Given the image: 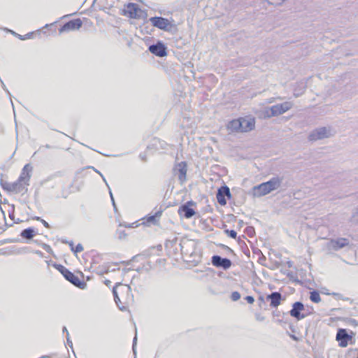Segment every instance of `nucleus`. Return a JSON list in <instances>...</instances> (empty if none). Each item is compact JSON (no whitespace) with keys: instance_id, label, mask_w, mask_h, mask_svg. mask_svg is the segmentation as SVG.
I'll return each mask as SVG.
<instances>
[{"instance_id":"2eb2a0df","label":"nucleus","mask_w":358,"mask_h":358,"mask_svg":"<svg viewBox=\"0 0 358 358\" xmlns=\"http://www.w3.org/2000/svg\"><path fill=\"white\" fill-rule=\"evenodd\" d=\"M350 241L345 238H338L331 239L329 243V247L334 250H338L345 246L349 245Z\"/></svg>"},{"instance_id":"a211bd4d","label":"nucleus","mask_w":358,"mask_h":358,"mask_svg":"<svg viewBox=\"0 0 358 358\" xmlns=\"http://www.w3.org/2000/svg\"><path fill=\"white\" fill-rule=\"evenodd\" d=\"M266 299L270 301V306L277 308L281 302L282 294L279 292H273L266 296Z\"/></svg>"},{"instance_id":"a19ab883","label":"nucleus","mask_w":358,"mask_h":358,"mask_svg":"<svg viewBox=\"0 0 358 358\" xmlns=\"http://www.w3.org/2000/svg\"><path fill=\"white\" fill-rule=\"evenodd\" d=\"M68 244L70 246L71 248V250L73 251V249H74V244H73V242L72 241H70L69 242H68Z\"/></svg>"},{"instance_id":"680f3d73","label":"nucleus","mask_w":358,"mask_h":358,"mask_svg":"<svg viewBox=\"0 0 358 358\" xmlns=\"http://www.w3.org/2000/svg\"><path fill=\"white\" fill-rule=\"evenodd\" d=\"M288 266H289V267H291V266H292V264H291V262H288Z\"/></svg>"},{"instance_id":"c03bdc74","label":"nucleus","mask_w":358,"mask_h":358,"mask_svg":"<svg viewBox=\"0 0 358 358\" xmlns=\"http://www.w3.org/2000/svg\"><path fill=\"white\" fill-rule=\"evenodd\" d=\"M136 337H134V340H133V350H134V352L135 353V345H136Z\"/></svg>"},{"instance_id":"cd10ccee","label":"nucleus","mask_w":358,"mask_h":358,"mask_svg":"<svg viewBox=\"0 0 358 358\" xmlns=\"http://www.w3.org/2000/svg\"><path fill=\"white\" fill-rule=\"evenodd\" d=\"M83 250V247L82 244L78 243L76 247H74L73 252L74 253H78V252H82Z\"/></svg>"},{"instance_id":"ea45409f","label":"nucleus","mask_w":358,"mask_h":358,"mask_svg":"<svg viewBox=\"0 0 358 358\" xmlns=\"http://www.w3.org/2000/svg\"><path fill=\"white\" fill-rule=\"evenodd\" d=\"M33 35V33L32 32H30V33H28L25 35H24V40L25 39H28V38H30Z\"/></svg>"},{"instance_id":"20e7f679","label":"nucleus","mask_w":358,"mask_h":358,"mask_svg":"<svg viewBox=\"0 0 358 358\" xmlns=\"http://www.w3.org/2000/svg\"><path fill=\"white\" fill-rule=\"evenodd\" d=\"M123 14L132 19H145L148 16L145 10L141 9L138 6L134 3H129L123 10Z\"/></svg>"},{"instance_id":"39448f33","label":"nucleus","mask_w":358,"mask_h":358,"mask_svg":"<svg viewBox=\"0 0 358 358\" xmlns=\"http://www.w3.org/2000/svg\"><path fill=\"white\" fill-rule=\"evenodd\" d=\"M55 266L63 275L64 278L72 283L73 285L80 289H84L85 287L86 283L80 280L78 277L75 275L74 273H73L66 267L60 264H55Z\"/></svg>"},{"instance_id":"c85d7f7f","label":"nucleus","mask_w":358,"mask_h":358,"mask_svg":"<svg viewBox=\"0 0 358 358\" xmlns=\"http://www.w3.org/2000/svg\"><path fill=\"white\" fill-rule=\"evenodd\" d=\"M32 170V167L29 165V164H26L24 168L22 169V171H24L26 174L28 173V174H30V172Z\"/></svg>"},{"instance_id":"c9c22d12","label":"nucleus","mask_w":358,"mask_h":358,"mask_svg":"<svg viewBox=\"0 0 358 358\" xmlns=\"http://www.w3.org/2000/svg\"><path fill=\"white\" fill-rule=\"evenodd\" d=\"M4 30H5L6 31H7V32H10V33H11V34H12L13 36H17V34L16 32H15V31H13V30H10V29H8V28H4Z\"/></svg>"},{"instance_id":"0eeeda50","label":"nucleus","mask_w":358,"mask_h":358,"mask_svg":"<svg viewBox=\"0 0 358 358\" xmlns=\"http://www.w3.org/2000/svg\"><path fill=\"white\" fill-rule=\"evenodd\" d=\"M331 129L330 127H320L315 129L308 136V139L310 141H316L317 140L324 139L331 136Z\"/></svg>"},{"instance_id":"ddd939ff","label":"nucleus","mask_w":358,"mask_h":358,"mask_svg":"<svg viewBox=\"0 0 358 358\" xmlns=\"http://www.w3.org/2000/svg\"><path fill=\"white\" fill-rule=\"evenodd\" d=\"M194 204L195 203L192 201H187L185 204H182L178 208V214L184 216L185 218H191L196 214L195 210L190 207Z\"/></svg>"},{"instance_id":"6e6d98bb","label":"nucleus","mask_w":358,"mask_h":358,"mask_svg":"<svg viewBox=\"0 0 358 358\" xmlns=\"http://www.w3.org/2000/svg\"><path fill=\"white\" fill-rule=\"evenodd\" d=\"M110 283V280H106L105 281V284H106V285H108Z\"/></svg>"},{"instance_id":"4468645a","label":"nucleus","mask_w":358,"mask_h":358,"mask_svg":"<svg viewBox=\"0 0 358 358\" xmlns=\"http://www.w3.org/2000/svg\"><path fill=\"white\" fill-rule=\"evenodd\" d=\"M148 49L151 53L157 57H162L167 55L166 47L161 41H158L157 43L150 45Z\"/></svg>"},{"instance_id":"9b49d317","label":"nucleus","mask_w":358,"mask_h":358,"mask_svg":"<svg viewBox=\"0 0 358 358\" xmlns=\"http://www.w3.org/2000/svg\"><path fill=\"white\" fill-rule=\"evenodd\" d=\"M212 264L217 268H222L224 270L231 266V261L226 257H222L220 255H213L211 258Z\"/></svg>"},{"instance_id":"9d476101","label":"nucleus","mask_w":358,"mask_h":358,"mask_svg":"<svg viewBox=\"0 0 358 358\" xmlns=\"http://www.w3.org/2000/svg\"><path fill=\"white\" fill-rule=\"evenodd\" d=\"M0 184L3 189L15 194L20 193L24 189L27 190L26 187L24 186V184H21L18 180H16L14 182H8L1 180Z\"/></svg>"},{"instance_id":"bb28decb","label":"nucleus","mask_w":358,"mask_h":358,"mask_svg":"<svg viewBox=\"0 0 358 358\" xmlns=\"http://www.w3.org/2000/svg\"><path fill=\"white\" fill-rule=\"evenodd\" d=\"M225 233L228 234V236L232 238H236L237 236V233L236 231L231 229V230H225Z\"/></svg>"},{"instance_id":"864d4df0","label":"nucleus","mask_w":358,"mask_h":358,"mask_svg":"<svg viewBox=\"0 0 358 358\" xmlns=\"http://www.w3.org/2000/svg\"><path fill=\"white\" fill-rule=\"evenodd\" d=\"M41 358H52L50 355H43Z\"/></svg>"},{"instance_id":"13d9d810","label":"nucleus","mask_w":358,"mask_h":358,"mask_svg":"<svg viewBox=\"0 0 358 358\" xmlns=\"http://www.w3.org/2000/svg\"><path fill=\"white\" fill-rule=\"evenodd\" d=\"M62 242L63 243H66V244H68V242H69V241H66V240H62Z\"/></svg>"},{"instance_id":"5fc2aeb1","label":"nucleus","mask_w":358,"mask_h":358,"mask_svg":"<svg viewBox=\"0 0 358 358\" xmlns=\"http://www.w3.org/2000/svg\"><path fill=\"white\" fill-rule=\"evenodd\" d=\"M63 332H66V333L67 334L68 330H67V329H66V327H63Z\"/></svg>"},{"instance_id":"b1692460","label":"nucleus","mask_w":358,"mask_h":358,"mask_svg":"<svg viewBox=\"0 0 358 358\" xmlns=\"http://www.w3.org/2000/svg\"><path fill=\"white\" fill-rule=\"evenodd\" d=\"M310 299L314 303H319L321 301V297L320 293L316 291H312L310 292Z\"/></svg>"},{"instance_id":"49530a36","label":"nucleus","mask_w":358,"mask_h":358,"mask_svg":"<svg viewBox=\"0 0 358 358\" xmlns=\"http://www.w3.org/2000/svg\"><path fill=\"white\" fill-rule=\"evenodd\" d=\"M43 148H45L49 149V148H51V146H50V145H48V144H46V145H44V146H41V147H40L39 150H41Z\"/></svg>"},{"instance_id":"09e8293b","label":"nucleus","mask_w":358,"mask_h":358,"mask_svg":"<svg viewBox=\"0 0 358 358\" xmlns=\"http://www.w3.org/2000/svg\"><path fill=\"white\" fill-rule=\"evenodd\" d=\"M16 37H17V38H18L19 39H20V40H24V36H22V35H20V34H17V36H16Z\"/></svg>"},{"instance_id":"37998d69","label":"nucleus","mask_w":358,"mask_h":358,"mask_svg":"<svg viewBox=\"0 0 358 358\" xmlns=\"http://www.w3.org/2000/svg\"><path fill=\"white\" fill-rule=\"evenodd\" d=\"M256 319L259 321H263L264 320V317L261 316L259 315H256Z\"/></svg>"},{"instance_id":"de8ad7c7","label":"nucleus","mask_w":358,"mask_h":358,"mask_svg":"<svg viewBox=\"0 0 358 358\" xmlns=\"http://www.w3.org/2000/svg\"><path fill=\"white\" fill-rule=\"evenodd\" d=\"M139 157H140V158H141L143 161H144V162H145V161H146V157H145V155L141 154V155H139Z\"/></svg>"},{"instance_id":"58836bf2","label":"nucleus","mask_w":358,"mask_h":358,"mask_svg":"<svg viewBox=\"0 0 358 358\" xmlns=\"http://www.w3.org/2000/svg\"><path fill=\"white\" fill-rule=\"evenodd\" d=\"M41 222H42V224H43V226L46 228H50V224L44 220H41Z\"/></svg>"},{"instance_id":"7ed1b4c3","label":"nucleus","mask_w":358,"mask_h":358,"mask_svg":"<svg viewBox=\"0 0 358 358\" xmlns=\"http://www.w3.org/2000/svg\"><path fill=\"white\" fill-rule=\"evenodd\" d=\"M282 180V178L275 176L271 178L267 182L254 186L252 189L253 196L256 197L263 196L272 191L278 189L280 187Z\"/></svg>"},{"instance_id":"4be33fe9","label":"nucleus","mask_w":358,"mask_h":358,"mask_svg":"<svg viewBox=\"0 0 358 358\" xmlns=\"http://www.w3.org/2000/svg\"><path fill=\"white\" fill-rule=\"evenodd\" d=\"M20 235L24 238L31 239L36 235V231L34 228L29 227L22 230Z\"/></svg>"},{"instance_id":"4c0bfd02","label":"nucleus","mask_w":358,"mask_h":358,"mask_svg":"<svg viewBox=\"0 0 358 358\" xmlns=\"http://www.w3.org/2000/svg\"><path fill=\"white\" fill-rule=\"evenodd\" d=\"M302 94H303V92H299V91H297L296 89L294 91V95L295 97H298L300 95H301Z\"/></svg>"},{"instance_id":"0e129e2a","label":"nucleus","mask_w":358,"mask_h":358,"mask_svg":"<svg viewBox=\"0 0 358 358\" xmlns=\"http://www.w3.org/2000/svg\"><path fill=\"white\" fill-rule=\"evenodd\" d=\"M286 0H281V3L280 4H281L282 2L285 1Z\"/></svg>"},{"instance_id":"e433bc0d","label":"nucleus","mask_w":358,"mask_h":358,"mask_svg":"<svg viewBox=\"0 0 358 358\" xmlns=\"http://www.w3.org/2000/svg\"><path fill=\"white\" fill-rule=\"evenodd\" d=\"M0 81L1 83V85H2V87L4 91H6L8 94H10V92L8 90V89L6 88L5 84L3 83V82L1 80V79L0 78Z\"/></svg>"},{"instance_id":"052dcab7","label":"nucleus","mask_w":358,"mask_h":358,"mask_svg":"<svg viewBox=\"0 0 358 358\" xmlns=\"http://www.w3.org/2000/svg\"><path fill=\"white\" fill-rule=\"evenodd\" d=\"M226 196H227L229 199L231 197V193L229 192V194H225Z\"/></svg>"},{"instance_id":"412c9836","label":"nucleus","mask_w":358,"mask_h":358,"mask_svg":"<svg viewBox=\"0 0 358 358\" xmlns=\"http://www.w3.org/2000/svg\"><path fill=\"white\" fill-rule=\"evenodd\" d=\"M241 127H243V123H241V118L238 120H233L227 125L228 129L231 131H241Z\"/></svg>"},{"instance_id":"f03ea898","label":"nucleus","mask_w":358,"mask_h":358,"mask_svg":"<svg viewBox=\"0 0 358 358\" xmlns=\"http://www.w3.org/2000/svg\"><path fill=\"white\" fill-rule=\"evenodd\" d=\"M115 303L120 310H127V305L134 301V296L129 285L117 282L113 288Z\"/></svg>"},{"instance_id":"f257e3e1","label":"nucleus","mask_w":358,"mask_h":358,"mask_svg":"<svg viewBox=\"0 0 358 358\" xmlns=\"http://www.w3.org/2000/svg\"><path fill=\"white\" fill-rule=\"evenodd\" d=\"M181 254L185 261L197 265L201 260V254L194 240L183 238L180 242Z\"/></svg>"},{"instance_id":"473e14b6","label":"nucleus","mask_w":358,"mask_h":358,"mask_svg":"<svg viewBox=\"0 0 358 358\" xmlns=\"http://www.w3.org/2000/svg\"><path fill=\"white\" fill-rule=\"evenodd\" d=\"M92 169H93V170H94L96 173H99V174L101 176V177L102 178L103 180L105 182V183L106 184V185L108 187V183H107V182H106V179H105V178H104V177H103V176L101 173V172H100L99 171H98L97 169H96L95 168H94V167H92Z\"/></svg>"},{"instance_id":"e2e57ef3","label":"nucleus","mask_w":358,"mask_h":358,"mask_svg":"<svg viewBox=\"0 0 358 358\" xmlns=\"http://www.w3.org/2000/svg\"><path fill=\"white\" fill-rule=\"evenodd\" d=\"M259 299L261 300V301H264V299H263L262 296H260Z\"/></svg>"},{"instance_id":"1a4fd4ad","label":"nucleus","mask_w":358,"mask_h":358,"mask_svg":"<svg viewBox=\"0 0 358 358\" xmlns=\"http://www.w3.org/2000/svg\"><path fill=\"white\" fill-rule=\"evenodd\" d=\"M293 103L290 101H285L282 103L272 106L270 108L271 114L268 115V116L270 117L280 115L291 109Z\"/></svg>"},{"instance_id":"c756f323","label":"nucleus","mask_w":358,"mask_h":358,"mask_svg":"<svg viewBox=\"0 0 358 358\" xmlns=\"http://www.w3.org/2000/svg\"><path fill=\"white\" fill-rule=\"evenodd\" d=\"M32 170V167L29 165V164H26L24 168L22 169V171H24L26 174L28 173V174H30V172Z\"/></svg>"},{"instance_id":"aec40b11","label":"nucleus","mask_w":358,"mask_h":358,"mask_svg":"<svg viewBox=\"0 0 358 358\" xmlns=\"http://www.w3.org/2000/svg\"><path fill=\"white\" fill-rule=\"evenodd\" d=\"M241 123H243V127H241V132H247L252 130L255 128L254 119L246 120L245 118H241Z\"/></svg>"},{"instance_id":"dca6fc26","label":"nucleus","mask_w":358,"mask_h":358,"mask_svg":"<svg viewBox=\"0 0 358 358\" xmlns=\"http://www.w3.org/2000/svg\"><path fill=\"white\" fill-rule=\"evenodd\" d=\"M351 336L348 334L345 329H339L336 334V340L339 342V345L346 347Z\"/></svg>"},{"instance_id":"2f4dec72","label":"nucleus","mask_w":358,"mask_h":358,"mask_svg":"<svg viewBox=\"0 0 358 358\" xmlns=\"http://www.w3.org/2000/svg\"><path fill=\"white\" fill-rule=\"evenodd\" d=\"M245 300L247 301V302H248V303H250V304L253 303H254V301H255V299H254V297H253V296H247L245 297Z\"/></svg>"},{"instance_id":"f3484780","label":"nucleus","mask_w":358,"mask_h":358,"mask_svg":"<svg viewBox=\"0 0 358 358\" xmlns=\"http://www.w3.org/2000/svg\"><path fill=\"white\" fill-rule=\"evenodd\" d=\"M225 194H229V188L226 185L222 186L220 188H219L217 195H216L217 202L221 206H224L227 203V200L225 199V197H226Z\"/></svg>"},{"instance_id":"4d7b16f0","label":"nucleus","mask_w":358,"mask_h":358,"mask_svg":"<svg viewBox=\"0 0 358 358\" xmlns=\"http://www.w3.org/2000/svg\"><path fill=\"white\" fill-rule=\"evenodd\" d=\"M34 219L36 220H39V221H41V220H42L40 217H35Z\"/></svg>"},{"instance_id":"8fccbe9b","label":"nucleus","mask_w":358,"mask_h":358,"mask_svg":"<svg viewBox=\"0 0 358 358\" xmlns=\"http://www.w3.org/2000/svg\"><path fill=\"white\" fill-rule=\"evenodd\" d=\"M312 312V313H313V307H310L307 309V311L306 313H309V312Z\"/></svg>"},{"instance_id":"72a5a7b5","label":"nucleus","mask_w":358,"mask_h":358,"mask_svg":"<svg viewBox=\"0 0 358 358\" xmlns=\"http://www.w3.org/2000/svg\"><path fill=\"white\" fill-rule=\"evenodd\" d=\"M42 247L48 252H49L52 250L50 246L48 244L43 243Z\"/></svg>"},{"instance_id":"69168bd1","label":"nucleus","mask_w":358,"mask_h":358,"mask_svg":"<svg viewBox=\"0 0 358 358\" xmlns=\"http://www.w3.org/2000/svg\"><path fill=\"white\" fill-rule=\"evenodd\" d=\"M357 358H358V355H357Z\"/></svg>"},{"instance_id":"a878e982","label":"nucleus","mask_w":358,"mask_h":358,"mask_svg":"<svg viewBox=\"0 0 358 358\" xmlns=\"http://www.w3.org/2000/svg\"><path fill=\"white\" fill-rule=\"evenodd\" d=\"M241 298V294L238 292L237 291H235V292H233L231 294V299L233 301H238L239 299Z\"/></svg>"},{"instance_id":"393cba45","label":"nucleus","mask_w":358,"mask_h":358,"mask_svg":"<svg viewBox=\"0 0 358 358\" xmlns=\"http://www.w3.org/2000/svg\"><path fill=\"white\" fill-rule=\"evenodd\" d=\"M162 210H158L157 212L155 213V215L148 217L147 222L156 224L157 222V218L159 217L162 215Z\"/></svg>"},{"instance_id":"6e6552de","label":"nucleus","mask_w":358,"mask_h":358,"mask_svg":"<svg viewBox=\"0 0 358 358\" xmlns=\"http://www.w3.org/2000/svg\"><path fill=\"white\" fill-rule=\"evenodd\" d=\"M303 310H305L303 303L301 301H296L292 304V308L289 311V314L297 320H301L312 314L311 311L309 313H301Z\"/></svg>"},{"instance_id":"79ce46f5","label":"nucleus","mask_w":358,"mask_h":358,"mask_svg":"<svg viewBox=\"0 0 358 358\" xmlns=\"http://www.w3.org/2000/svg\"><path fill=\"white\" fill-rule=\"evenodd\" d=\"M110 198H111V200H112V202H113V206H114V208L115 209L116 208V206H115V201H114L112 192L110 191Z\"/></svg>"},{"instance_id":"5701e85b","label":"nucleus","mask_w":358,"mask_h":358,"mask_svg":"<svg viewBox=\"0 0 358 358\" xmlns=\"http://www.w3.org/2000/svg\"><path fill=\"white\" fill-rule=\"evenodd\" d=\"M30 174H28L24 171H22V173L19 177V178L17 179V180L21 183V184H24V186L26 187L27 185H29V181L30 180Z\"/></svg>"},{"instance_id":"f704fd0d","label":"nucleus","mask_w":358,"mask_h":358,"mask_svg":"<svg viewBox=\"0 0 358 358\" xmlns=\"http://www.w3.org/2000/svg\"><path fill=\"white\" fill-rule=\"evenodd\" d=\"M66 340H67V343H68L69 346L71 348H73V343H72V341L70 340L69 332H67Z\"/></svg>"},{"instance_id":"423d86ee","label":"nucleus","mask_w":358,"mask_h":358,"mask_svg":"<svg viewBox=\"0 0 358 358\" xmlns=\"http://www.w3.org/2000/svg\"><path fill=\"white\" fill-rule=\"evenodd\" d=\"M149 21L153 27L164 31L171 32L176 27L175 24L170 22L169 20L163 17H152L149 19Z\"/></svg>"},{"instance_id":"f8f14e48","label":"nucleus","mask_w":358,"mask_h":358,"mask_svg":"<svg viewBox=\"0 0 358 358\" xmlns=\"http://www.w3.org/2000/svg\"><path fill=\"white\" fill-rule=\"evenodd\" d=\"M83 25V22L80 18L71 20L66 22L63 26L59 29V32L63 33L70 31L79 29Z\"/></svg>"},{"instance_id":"7c9ffc66","label":"nucleus","mask_w":358,"mask_h":358,"mask_svg":"<svg viewBox=\"0 0 358 358\" xmlns=\"http://www.w3.org/2000/svg\"><path fill=\"white\" fill-rule=\"evenodd\" d=\"M332 295H333V296H336V297H337L338 299H339L346 300V301H347V300H349V299H348V298H343V297L342 296V295H341V294H339V293H335V292H334V293H332Z\"/></svg>"},{"instance_id":"bf43d9fd","label":"nucleus","mask_w":358,"mask_h":358,"mask_svg":"<svg viewBox=\"0 0 358 358\" xmlns=\"http://www.w3.org/2000/svg\"><path fill=\"white\" fill-rule=\"evenodd\" d=\"M10 219H13L14 215L13 213L9 215Z\"/></svg>"},{"instance_id":"6ab92c4d","label":"nucleus","mask_w":358,"mask_h":358,"mask_svg":"<svg viewBox=\"0 0 358 358\" xmlns=\"http://www.w3.org/2000/svg\"><path fill=\"white\" fill-rule=\"evenodd\" d=\"M176 170L178 171V179L181 182H183L186 179L187 174V164L185 162H182L177 165Z\"/></svg>"},{"instance_id":"a18cd8bd","label":"nucleus","mask_w":358,"mask_h":358,"mask_svg":"<svg viewBox=\"0 0 358 358\" xmlns=\"http://www.w3.org/2000/svg\"><path fill=\"white\" fill-rule=\"evenodd\" d=\"M280 313L278 310L273 312V315L275 317H278V316H280Z\"/></svg>"},{"instance_id":"603ef678","label":"nucleus","mask_w":358,"mask_h":358,"mask_svg":"<svg viewBox=\"0 0 358 358\" xmlns=\"http://www.w3.org/2000/svg\"><path fill=\"white\" fill-rule=\"evenodd\" d=\"M122 236H126V234H125V233H124V231H122V233H120V236H119V237H120V238H121L122 237Z\"/></svg>"},{"instance_id":"3c124183","label":"nucleus","mask_w":358,"mask_h":358,"mask_svg":"<svg viewBox=\"0 0 358 358\" xmlns=\"http://www.w3.org/2000/svg\"><path fill=\"white\" fill-rule=\"evenodd\" d=\"M291 338L294 341H298V338L294 335H291Z\"/></svg>"}]
</instances>
